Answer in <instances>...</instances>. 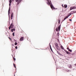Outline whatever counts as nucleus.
Segmentation results:
<instances>
[{
	"label": "nucleus",
	"instance_id": "f257e3e1",
	"mask_svg": "<svg viewBox=\"0 0 76 76\" xmlns=\"http://www.w3.org/2000/svg\"><path fill=\"white\" fill-rule=\"evenodd\" d=\"M48 2H47V4H48V5H50V6L51 9H52V10L53 9H55V8L54 7L53 5H52V3H51V1L50 0H47Z\"/></svg>",
	"mask_w": 76,
	"mask_h": 76
},
{
	"label": "nucleus",
	"instance_id": "f03ea898",
	"mask_svg": "<svg viewBox=\"0 0 76 76\" xmlns=\"http://www.w3.org/2000/svg\"><path fill=\"white\" fill-rule=\"evenodd\" d=\"M61 28V25H60L58 28H57L56 29V31L57 32H58V31H60V28Z\"/></svg>",
	"mask_w": 76,
	"mask_h": 76
},
{
	"label": "nucleus",
	"instance_id": "7ed1b4c3",
	"mask_svg": "<svg viewBox=\"0 0 76 76\" xmlns=\"http://www.w3.org/2000/svg\"><path fill=\"white\" fill-rule=\"evenodd\" d=\"M13 26H14V25H13V23H12L10 24V26L9 28V30H10V28H12V29H13Z\"/></svg>",
	"mask_w": 76,
	"mask_h": 76
},
{
	"label": "nucleus",
	"instance_id": "20e7f679",
	"mask_svg": "<svg viewBox=\"0 0 76 76\" xmlns=\"http://www.w3.org/2000/svg\"><path fill=\"white\" fill-rule=\"evenodd\" d=\"M22 0H15V1L17 3V4H19V3H21V1H22Z\"/></svg>",
	"mask_w": 76,
	"mask_h": 76
},
{
	"label": "nucleus",
	"instance_id": "39448f33",
	"mask_svg": "<svg viewBox=\"0 0 76 76\" xmlns=\"http://www.w3.org/2000/svg\"><path fill=\"white\" fill-rule=\"evenodd\" d=\"M71 14H69L68 15V16H67L66 18H64V20L63 21H62V22H63V21H64V20H66V19H67V18H69V16H70V15H71Z\"/></svg>",
	"mask_w": 76,
	"mask_h": 76
},
{
	"label": "nucleus",
	"instance_id": "423d86ee",
	"mask_svg": "<svg viewBox=\"0 0 76 76\" xmlns=\"http://www.w3.org/2000/svg\"><path fill=\"white\" fill-rule=\"evenodd\" d=\"M76 9V7L75 6L72 7H71L70 8V10H73V9Z\"/></svg>",
	"mask_w": 76,
	"mask_h": 76
},
{
	"label": "nucleus",
	"instance_id": "0eeeda50",
	"mask_svg": "<svg viewBox=\"0 0 76 76\" xmlns=\"http://www.w3.org/2000/svg\"><path fill=\"white\" fill-rule=\"evenodd\" d=\"M55 45L56 46V49H58V43H55Z\"/></svg>",
	"mask_w": 76,
	"mask_h": 76
},
{
	"label": "nucleus",
	"instance_id": "6e6552de",
	"mask_svg": "<svg viewBox=\"0 0 76 76\" xmlns=\"http://www.w3.org/2000/svg\"><path fill=\"white\" fill-rule=\"evenodd\" d=\"M24 38V37H22L20 38V41H22L23 40V39Z\"/></svg>",
	"mask_w": 76,
	"mask_h": 76
},
{
	"label": "nucleus",
	"instance_id": "1a4fd4ad",
	"mask_svg": "<svg viewBox=\"0 0 76 76\" xmlns=\"http://www.w3.org/2000/svg\"><path fill=\"white\" fill-rule=\"evenodd\" d=\"M13 13L12 12L11 17V19H13Z\"/></svg>",
	"mask_w": 76,
	"mask_h": 76
},
{
	"label": "nucleus",
	"instance_id": "9d476101",
	"mask_svg": "<svg viewBox=\"0 0 76 76\" xmlns=\"http://www.w3.org/2000/svg\"><path fill=\"white\" fill-rule=\"evenodd\" d=\"M13 31H15V28H13V29H12L11 30V32H13Z\"/></svg>",
	"mask_w": 76,
	"mask_h": 76
},
{
	"label": "nucleus",
	"instance_id": "9b49d317",
	"mask_svg": "<svg viewBox=\"0 0 76 76\" xmlns=\"http://www.w3.org/2000/svg\"><path fill=\"white\" fill-rule=\"evenodd\" d=\"M65 52H66V53L67 54H70L71 53L70 52H69L66 50H65Z\"/></svg>",
	"mask_w": 76,
	"mask_h": 76
},
{
	"label": "nucleus",
	"instance_id": "f8f14e48",
	"mask_svg": "<svg viewBox=\"0 0 76 76\" xmlns=\"http://www.w3.org/2000/svg\"><path fill=\"white\" fill-rule=\"evenodd\" d=\"M10 7L9 8V9L8 10V15H9L10 14Z\"/></svg>",
	"mask_w": 76,
	"mask_h": 76
},
{
	"label": "nucleus",
	"instance_id": "ddd939ff",
	"mask_svg": "<svg viewBox=\"0 0 76 76\" xmlns=\"http://www.w3.org/2000/svg\"><path fill=\"white\" fill-rule=\"evenodd\" d=\"M71 15H72L74 13H76V12L75 11H72V12H71Z\"/></svg>",
	"mask_w": 76,
	"mask_h": 76
},
{
	"label": "nucleus",
	"instance_id": "4468645a",
	"mask_svg": "<svg viewBox=\"0 0 76 76\" xmlns=\"http://www.w3.org/2000/svg\"><path fill=\"white\" fill-rule=\"evenodd\" d=\"M68 67H69V68H72V65L71 64H69L68 65Z\"/></svg>",
	"mask_w": 76,
	"mask_h": 76
},
{
	"label": "nucleus",
	"instance_id": "2eb2a0df",
	"mask_svg": "<svg viewBox=\"0 0 76 76\" xmlns=\"http://www.w3.org/2000/svg\"><path fill=\"white\" fill-rule=\"evenodd\" d=\"M64 7L65 8H67V5H64Z\"/></svg>",
	"mask_w": 76,
	"mask_h": 76
},
{
	"label": "nucleus",
	"instance_id": "dca6fc26",
	"mask_svg": "<svg viewBox=\"0 0 76 76\" xmlns=\"http://www.w3.org/2000/svg\"><path fill=\"white\" fill-rule=\"evenodd\" d=\"M60 20L58 19V23H59V24H60Z\"/></svg>",
	"mask_w": 76,
	"mask_h": 76
},
{
	"label": "nucleus",
	"instance_id": "f3484780",
	"mask_svg": "<svg viewBox=\"0 0 76 76\" xmlns=\"http://www.w3.org/2000/svg\"><path fill=\"white\" fill-rule=\"evenodd\" d=\"M61 49H62V50H64V48H63V46H61Z\"/></svg>",
	"mask_w": 76,
	"mask_h": 76
},
{
	"label": "nucleus",
	"instance_id": "a211bd4d",
	"mask_svg": "<svg viewBox=\"0 0 76 76\" xmlns=\"http://www.w3.org/2000/svg\"><path fill=\"white\" fill-rule=\"evenodd\" d=\"M68 51H70V52H71V53H72V50H71L69 49V50H68Z\"/></svg>",
	"mask_w": 76,
	"mask_h": 76
},
{
	"label": "nucleus",
	"instance_id": "6ab92c4d",
	"mask_svg": "<svg viewBox=\"0 0 76 76\" xmlns=\"http://www.w3.org/2000/svg\"><path fill=\"white\" fill-rule=\"evenodd\" d=\"M13 66H14V67H15V68H16V65H15V64H13Z\"/></svg>",
	"mask_w": 76,
	"mask_h": 76
},
{
	"label": "nucleus",
	"instance_id": "aec40b11",
	"mask_svg": "<svg viewBox=\"0 0 76 76\" xmlns=\"http://www.w3.org/2000/svg\"><path fill=\"white\" fill-rule=\"evenodd\" d=\"M9 3H12V0H10Z\"/></svg>",
	"mask_w": 76,
	"mask_h": 76
},
{
	"label": "nucleus",
	"instance_id": "412c9836",
	"mask_svg": "<svg viewBox=\"0 0 76 76\" xmlns=\"http://www.w3.org/2000/svg\"><path fill=\"white\" fill-rule=\"evenodd\" d=\"M12 35H13V37H14V36H15V32H14V33H12Z\"/></svg>",
	"mask_w": 76,
	"mask_h": 76
},
{
	"label": "nucleus",
	"instance_id": "4be33fe9",
	"mask_svg": "<svg viewBox=\"0 0 76 76\" xmlns=\"http://www.w3.org/2000/svg\"><path fill=\"white\" fill-rule=\"evenodd\" d=\"M17 44H18V43L16 42H15V45H17Z\"/></svg>",
	"mask_w": 76,
	"mask_h": 76
},
{
	"label": "nucleus",
	"instance_id": "5701e85b",
	"mask_svg": "<svg viewBox=\"0 0 76 76\" xmlns=\"http://www.w3.org/2000/svg\"><path fill=\"white\" fill-rule=\"evenodd\" d=\"M13 59L14 61H15V60H16V59L15 58H14V57H13Z\"/></svg>",
	"mask_w": 76,
	"mask_h": 76
},
{
	"label": "nucleus",
	"instance_id": "b1692460",
	"mask_svg": "<svg viewBox=\"0 0 76 76\" xmlns=\"http://www.w3.org/2000/svg\"><path fill=\"white\" fill-rule=\"evenodd\" d=\"M50 49L51 50V51L53 52V50H52V48H51V47L50 48Z\"/></svg>",
	"mask_w": 76,
	"mask_h": 76
},
{
	"label": "nucleus",
	"instance_id": "393cba45",
	"mask_svg": "<svg viewBox=\"0 0 76 76\" xmlns=\"http://www.w3.org/2000/svg\"><path fill=\"white\" fill-rule=\"evenodd\" d=\"M57 53H58V54H60V52H58V51H57Z\"/></svg>",
	"mask_w": 76,
	"mask_h": 76
},
{
	"label": "nucleus",
	"instance_id": "a878e982",
	"mask_svg": "<svg viewBox=\"0 0 76 76\" xmlns=\"http://www.w3.org/2000/svg\"><path fill=\"white\" fill-rule=\"evenodd\" d=\"M15 49H18V47H17V46H15Z\"/></svg>",
	"mask_w": 76,
	"mask_h": 76
},
{
	"label": "nucleus",
	"instance_id": "bb28decb",
	"mask_svg": "<svg viewBox=\"0 0 76 76\" xmlns=\"http://www.w3.org/2000/svg\"><path fill=\"white\" fill-rule=\"evenodd\" d=\"M67 50H69L70 49L69 48H67Z\"/></svg>",
	"mask_w": 76,
	"mask_h": 76
},
{
	"label": "nucleus",
	"instance_id": "cd10ccee",
	"mask_svg": "<svg viewBox=\"0 0 76 76\" xmlns=\"http://www.w3.org/2000/svg\"><path fill=\"white\" fill-rule=\"evenodd\" d=\"M9 39H10V40H11V38H10L9 37Z\"/></svg>",
	"mask_w": 76,
	"mask_h": 76
},
{
	"label": "nucleus",
	"instance_id": "c85d7f7f",
	"mask_svg": "<svg viewBox=\"0 0 76 76\" xmlns=\"http://www.w3.org/2000/svg\"><path fill=\"white\" fill-rule=\"evenodd\" d=\"M69 20L70 21H72V20L71 19H69Z\"/></svg>",
	"mask_w": 76,
	"mask_h": 76
},
{
	"label": "nucleus",
	"instance_id": "c756f323",
	"mask_svg": "<svg viewBox=\"0 0 76 76\" xmlns=\"http://www.w3.org/2000/svg\"><path fill=\"white\" fill-rule=\"evenodd\" d=\"M50 48L51 47V45H50Z\"/></svg>",
	"mask_w": 76,
	"mask_h": 76
},
{
	"label": "nucleus",
	"instance_id": "7c9ffc66",
	"mask_svg": "<svg viewBox=\"0 0 76 76\" xmlns=\"http://www.w3.org/2000/svg\"><path fill=\"white\" fill-rule=\"evenodd\" d=\"M10 5H11L10 3V4H9V6H10Z\"/></svg>",
	"mask_w": 76,
	"mask_h": 76
},
{
	"label": "nucleus",
	"instance_id": "2f4dec72",
	"mask_svg": "<svg viewBox=\"0 0 76 76\" xmlns=\"http://www.w3.org/2000/svg\"><path fill=\"white\" fill-rule=\"evenodd\" d=\"M14 76H15V74H14Z\"/></svg>",
	"mask_w": 76,
	"mask_h": 76
},
{
	"label": "nucleus",
	"instance_id": "473e14b6",
	"mask_svg": "<svg viewBox=\"0 0 76 76\" xmlns=\"http://www.w3.org/2000/svg\"><path fill=\"white\" fill-rule=\"evenodd\" d=\"M14 41H16V40L15 39V40H14Z\"/></svg>",
	"mask_w": 76,
	"mask_h": 76
},
{
	"label": "nucleus",
	"instance_id": "72a5a7b5",
	"mask_svg": "<svg viewBox=\"0 0 76 76\" xmlns=\"http://www.w3.org/2000/svg\"><path fill=\"white\" fill-rule=\"evenodd\" d=\"M13 0H12V1H13Z\"/></svg>",
	"mask_w": 76,
	"mask_h": 76
},
{
	"label": "nucleus",
	"instance_id": "f704fd0d",
	"mask_svg": "<svg viewBox=\"0 0 76 76\" xmlns=\"http://www.w3.org/2000/svg\"><path fill=\"white\" fill-rule=\"evenodd\" d=\"M63 6V7H64L63 6Z\"/></svg>",
	"mask_w": 76,
	"mask_h": 76
}]
</instances>
